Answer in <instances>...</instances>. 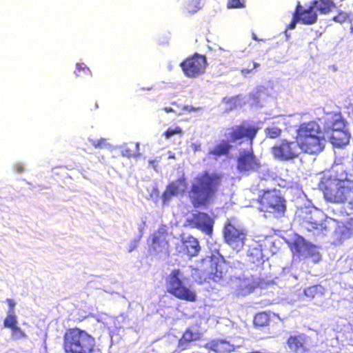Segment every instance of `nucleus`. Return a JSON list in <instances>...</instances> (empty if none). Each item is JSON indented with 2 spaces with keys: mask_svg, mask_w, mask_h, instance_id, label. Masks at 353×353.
Segmentation results:
<instances>
[{
  "mask_svg": "<svg viewBox=\"0 0 353 353\" xmlns=\"http://www.w3.org/2000/svg\"><path fill=\"white\" fill-rule=\"evenodd\" d=\"M303 227L307 231L312 232L314 235H326L327 228L325 223L314 221L306 220L303 222Z\"/></svg>",
  "mask_w": 353,
  "mask_h": 353,
  "instance_id": "nucleus-25",
  "label": "nucleus"
},
{
  "mask_svg": "<svg viewBox=\"0 0 353 353\" xmlns=\"http://www.w3.org/2000/svg\"><path fill=\"white\" fill-rule=\"evenodd\" d=\"M74 73L77 77H90L92 75L90 68L84 63H77Z\"/></svg>",
  "mask_w": 353,
  "mask_h": 353,
  "instance_id": "nucleus-33",
  "label": "nucleus"
},
{
  "mask_svg": "<svg viewBox=\"0 0 353 353\" xmlns=\"http://www.w3.org/2000/svg\"><path fill=\"white\" fill-rule=\"evenodd\" d=\"M169 158H174V156L173 155H170Z\"/></svg>",
  "mask_w": 353,
  "mask_h": 353,
  "instance_id": "nucleus-51",
  "label": "nucleus"
},
{
  "mask_svg": "<svg viewBox=\"0 0 353 353\" xmlns=\"http://www.w3.org/2000/svg\"><path fill=\"white\" fill-rule=\"evenodd\" d=\"M185 189L184 179H180L169 184L162 195L163 205H168L173 196H176L179 193L183 192Z\"/></svg>",
  "mask_w": 353,
  "mask_h": 353,
  "instance_id": "nucleus-19",
  "label": "nucleus"
},
{
  "mask_svg": "<svg viewBox=\"0 0 353 353\" xmlns=\"http://www.w3.org/2000/svg\"><path fill=\"white\" fill-rule=\"evenodd\" d=\"M353 221H350L347 225H339L334 232V243L339 244L343 240L349 238L353 230L350 227L352 226Z\"/></svg>",
  "mask_w": 353,
  "mask_h": 353,
  "instance_id": "nucleus-24",
  "label": "nucleus"
},
{
  "mask_svg": "<svg viewBox=\"0 0 353 353\" xmlns=\"http://www.w3.org/2000/svg\"><path fill=\"white\" fill-rule=\"evenodd\" d=\"M207 65L205 55L194 53L185 59L180 63V67L187 77L196 78L205 72Z\"/></svg>",
  "mask_w": 353,
  "mask_h": 353,
  "instance_id": "nucleus-11",
  "label": "nucleus"
},
{
  "mask_svg": "<svg viewBox=\"0 0 353 353\" xmlns=\"http://www.w3.org/2000/svg\"><path fill=\"white\" fill-rule=\"evenodd\" d=\"M330 130L334 132L336 130L347 131L345 128L344 121L341 116L338 114H327L325 119L323 132Z\"/></svg>",
  "mask_w": 353,
  "mask_h": 353,
  "instance_id": "nucleus-22",
  "label": "nucleus"
},
{
  "mask_svg": "<svg viewBox=\"0 0 353 353\" xmlns=\"http://www.w3.org/2000/svg\"><path fill=\"white\" fill-rule=\"evenodd\" d=\"M333 170L336 176L323 179L320 188L323 191L325 199L332 203H347L353 208V181L348 180L343 166L336 165Z\"/></svg>",
  "mask_w": 353,
  "mask_h": 353,
  "instance_id": "nucleus-1",
  "label": "nucleus"
},
{
  "mask_svg": "<svg viewBox=\"0 0 353 353\" xmlns=\"http://www.w3.org/2000/svg\"><path fill=\"white\" fill-rule=\"evenodd\" d=\"M204 5V0H188L185 9L189 14H194L199 11Z\"/></svg>",
  "mask_w": 353,
  "mask_h": 353,
  "instance_id": "nucleus-30",
  "label": "nucleus"
},
{
  "mask_svg": "<svg viewBox=\"0 0 353 353\" xmlns=\"http://www.w3.org/2000/svg\"><path fill=\"white\" fill-rule=\"evenodd\" d=\"M351 32H353V27L351 28Z\"/></svg>",
  "mask_w": 353,
  "mask_h": 353,
  "instance_id": "nucleus-52",
  "label": "nucleus"
},
{
  "mask_svg": "<svg viewBox=\"0 0 353 353\" xmlns=\"http://www.w3.org/2000/svg\"><path fill=\"white\" fill-rule=\"evenodd\" d=\"M260 166L259 160L252 150H241L237 161V169L240 172L255 171Z\"/></svg>",
  "mask_w": 353,
  "mask_h": 353,
  "instance_id": "nucleus-14",
  "label": "nucleus"
},
{
  "mask_svg": "<svg viewBox=\"0 0 353 353\" xmlns=\"http://www.w3.org/2000/svg\"><path fill=\"white\" fill-rule=\"evenodd\" d=\"M217 183L218 178L208 173L195 179L190 192V198L194 207H199L207 202L214 193Z\"/></svg>",
  "mask_w": 353,
  "mask_h": 353,
  "instance_id": "nucleus-7",
  "label": "nucleus"
},
{
  "mask_svg": "<svg viewBox=\"0 0 353 353\" xmlns=\"http://www.w3.org/2000/svg\"><path fill=\"white\" fill-rule=\"evenodd\" d=\"M247 248V256L253 263H261L263 260V244L261 241L250 239L245 246Z\"/></svg>",
  "mask_w": 353,
  "mask_h": 353,
  "instance_id": "nucleus-18",
  "label": "nucleus"
},
{
  "mask_svg": "<svg viewBox=\"0 0 353 353\" xmlns=\"http://www.w3.org/2000/svg\"><path fill=\"white\" fill-rule=\"evenodd\" d=\"M300 22V19H299L298 16L296 14V13L294 12L292 14V19L290 23L288 26V28L290 30L294 29L296 27V23Z\"/></svg>",
  "mask_w": 353,
  "mask_h": 353,
  "instance_id": "nucleus-41",
  "label": "nucleus"
},
{
  "mask_svg": "<svg viewBox=\"0 0 353 353\" xmlns=\"http://www.w3.org/2000/svg\"><path fill=\"white\" fill-rule=\"evenodd\" d=\"M264 132L266 137L270 139H276L280 137L282 132V123L280 122V119L268 125Z\"/></svg>",
  "mask_w": 353,
  "mask_h": 353,
  "instance_id": "nucleus-29",
  "label": "nucleus"
},
{
  "mask_svg": "<svg viewBox=\"0 0 353 353\" xmlns=\"http://www.w3.org/2000/svg\"><path fill=\"white\" fill-rule=\"evenodd\" d=\"M190 148L192 151L196 152L201 150V145L200 142L196 141V142L191 143Z\"/></svg>",
  "mask_w": 353,
  "mask_h": 353,
  "instance_id": "nucleus-42",
  "label": "nucleus"
},
{
  "mask_svg": "<svg viewBox=\"0 0 353 353\" xmlns=\"http://www.w3.org/2000/svg\"><path fill=\"white\" fill-rule=\"evenodd\" d=\"M208 347L217 352H230L235 349L234 345L230 344V342L225 340L213 341L208 344Z\"/></svg>",
  "mask_w": 353,
  "mask_h": 353,
  "instance_id": "nucleus-28",
  "label": "nucleus"
},
{
  "mask_svg": "<svg viewBox=\"0 0 353 353\" xmlns=\"http://www.w3.org/2000/svg\"><path fill=\"white\" fill-rule=\"evenodd\" d=\"M257 128L253 125L243 123L234 125L225 130L224 136L227 140H223L209 150V154L221 156L227 154L232 146L230 143H235L237 141L247 137L251 141L255 137Z\"/></svg>",
  "mask_w": 353,
  "mask_h": 353,
  "instance_id": "nucleus-4",
  "label": "nucleus"
},
{
  "mask_svg": "<svg viewBox=\"0 0 353 353\" xmlns=\"http://www.w3.org/2000/svg\"><path fill=\"white\" fill-rule=\"evenodd\" d=\"M154 163H155V160H150L149 161V163L150 165H152L154 168Z\"/></svg>",
  "mask_w": 353,
  "mask_h": 353,
  "instance_id": "nucleus-49",
  "label": "nucleus"
},
{
  "mask_svg": "<svg viewBox=\"0 0 353 353\" xmlns=\"http://www.w3.org/2000/svg\"><path fill=\"white\" fill-rule=\"evenodd\" d=\"M260 210L281 216L285 210V200L275 190L264 192L261 198Z\"/></svg>",
  "mask_w": 353,
  "mask_h": 353,
  "instance_id": "nucleus-10",
  "label": "nucleus"
},
{
  "mask_svg": "<svg viewBox=\"0 0 353 353\" xmlns=\"http://www.w3.org/2000/svg\"><path fill=\"white\" fill-rule=\"evenodd\" d=\"M350 134L348 131L336 130L323 132V139L325 142L328 140L333 146L341 148L346 145L350 141Z\"/></svg>",
  "mask_w": 353,
  "mask_h": 353,
  "instance_id": "nucleus-17",
  "label": "nucleus"
},
{
  "mask_svg": "<svg viewBox=\"0 0 353 353\" xmlns=\"http://www.w3.org/2000/svg\"><path fill=\"white\" fill-rule=\"evenodd\" d=\"M311 3L316 11L318 10L323 14H329L336 8V4L332 0H312Z\"/></svg>",
  "mask_w": 353,
  "mask_h": 353,
  "instance_id": "nucleus-27",
  "label": "nucleus"
},
{
  "mask_svg": "<svg viewBox=\"0 0 353 353\" xmlns=\"http://www.w3.org/2000/svg\"><path fill=\"white\" fill-rule=\"evenodd\" d=\"M323 293L324 288L321 285H313L304 290L305 295L310 298H314L316 295H323Z\"/></svg>",
  "mask_w": 353,
  "mask_h": 353,
  "instance_id": "nucleus-31",
  "label": "nucleus"
},
{
  "mask_svg": "<svg viewBox=\"0 0 353 353\" xmlns=\"http://www.w3.org/2000/svg\"><path fill=\"white\" fill-rule=\"evenodd\" d=\"M183 250L190 256H196L200 250V245L196 239L188 236L183 241Z\"/></svg>",
  "mask_w": 353,
  "mask_h": 353,
  "instance_id": "nucleus-26",
  "label": "nucleus"
},
{
  "mask_svg": "<svg viewBox=\"0 0 353 353\" xmlns=\"http://www.w3.org/2000/svg\"><path fill=\"white\" fill-rule=\"evenodd\" d=\"M89 141L96 148H105L108 147L110 145L105 139H89Z\"/></svg>",
  "mask_w": 353,
  "mask_h": 353,
  "instance_id": "nucleus-36",
  "label": "nucleus"
},
{
  "mask_svg": "<svg viewBox=\"0 0 353 353\" xmlns=\"http://www.w3.org/2000/svg\"><path fill=\"white\" fill-rule=\"evenodd\" d=\"M303 151V148L298 140L288 141L283 139L275 144L271 149L274 159L286 161L297 157Z\"/></svg>",
  "mask_w": 353,
  "mask_h": 353,
  "instance_id": "nucleus-8",
  "label": "nucleus"
},
{
  "mask_svg": "<svg viewBox=\"0 0 353 353\" xmlns=\"http://www.w3.org/2000/svg\"><path fill=\"white\" fill-rule=\"evenodd\" d=\"M349 19V14L344 11H339L338 14L333 17L332 20L335 22L343 23Z\"/></svg>",
  "mask_w": 353,
  "mask_h": 353,
  "instance_id": "nucleus-37",
  "label": "nucleus"
},
{
  "mask_svg": "<svg viewBox=\"0 0 353 353\" xmlns=\"http://www.w3.org/2000/svg\"><path fill=\"white\" fill-rule=\"evenodd\" d=\"M14 168L18 172H22L23 171V166L20 163H17V164H15Z\"/></svg>",
  "mask_w": 353,
  "mask_h": 353,
  "instance_id": "nucleus-46",
  "label": "nucleus"
},
{
  "mask_svg": "<svg viewBox=\"0 0 353 353\" xmlns=\"http://www.w3.org/2000/svg\"><path fill=\"white\" fill-rule=\"evenodd\" d=\"M152 249L157 254H167L168 252V242L167 234L164 230H159L153 234Z\"/></svg>",
  "mask_w": 353,
  "mask_h": 353,
  "instance_id": "nucleus-21",
  "label": "nucleus"
},
{
  "mask_svg": "<svg viewBox=\"0 0 353 353\" xmlns=\"http://www.w3.org/2000/svg\"><path fill=\"white\" fill-rule=\"evenodd\" d=\"M164 110L167 113L172 112H175V110H173L172 108H165Z\"/></svg>",
  "mask_w": 353,
  "mask_h": 353,
  "instance_id": "nucleus-48",
  "label": "nucleus"
},
{
  "mask_svg": "<svg viewBox=\"0 0 353 353\" xmlns=\"http://www.w3.org/2000/svg\"><path fill=\"white\" fill-rule=\"evenodd\" d=\"M252 38H253V39H254L256 41L259 40L258 38L256 37V36L254 34H252Z\"/></svg>",
  "mask_w": 353,
  "mask_h": 353,
  "instance_id": "nucleus-50",
  "label": "nucleus"
},
{
  "mask_svg": "<svg viewBox=\"0 0 353 353\" xmlns=\"http://www.w3.org/2000/svg\"><path fill=\"white\" fill-rule=\"evenodd\" d=\"M294 12L302 24L312 25L317 21V12L311 2L307 8L303 7L299 2L296 6Z\"/></svg>",
  "mask_w": 353,
  "mask_h": 353,
  "instance_id": "nucleus-16",
  "label": "nucleus"
},
{
  "mask_svg": "<svg viewBox=\"0 0 353 353\" xmlns=\"http://www.w3.org/2000/svg\"><path fill=\"white\" fill-rule=\"evenodd\" d=\"M289 349L295 353H309L312 347L310 337L303 333L290 336L287 341Z\"/></svg>",
  "mask_w": 353,
  "mask_h": 353,
  "instance_id": "nucleus-12",
  "label": "nucleus"
},
{
  "mask_svg": "<svg viewBox=\"0 0 353 353\" xmlns=\"http://www.w3.org/2000/svg\"><path fill=\"white\" fill-rule=\"evenodd\" d=\"M137 246V242L136 241H132L129 246L128 252H132Z\"/></svg>",
  "mask_w": 353,
  "mask_h": 353,
  "instance_id": "nucleus-45",
  "label": "nucleus"
},
{
  "mask_svg": "<svg viewBox=\"0 0 353 353\" xmlns=\"http://www.w3.org/2000/svg\"><path fill=\"white\" fill-rule=\"evenodd\" d=\"M246 6V0H228L226 7L228 9H242Z\"/></svg>",
  "mask_w": 353,
  "mask_h": 353,
  "instance_id": "nucleus-34",
  "label": "nucleus"
},
{
  "mask_svg": "<svg viewBox=\"0 0 353 353\" xmlns=\"http://www.w3.org/2000/svg\"><path fill=\"white\" fill-rule=\"evenodd\" d=\"M190 224L207 235H211L213 231L214 220L204 212L194 213L189 220Z\"/></svg>",
  "mask_w": 353,
  "mask_h": 353,
  "instance_id": "nucleus-15",
  "label": "nucleus"
},
{
  "mask_svg": "<svg viewBox=\"0 0 353 353\" xmlns=\"http://www.w3.org/2000/svg\"><path fill=\"white\" fill-rule=\"evenodd\" d=\"M168 292L174 296L188 301H194L196 294L188 287L189 274L185 271L173 270L167 277Z\"/></svg>",
  "mask_w": 353,
  "mask_h": 353,
  "instance_id": "nucleus-6",
  "label": "nucleus"
},
{
  "mask_svg": "<svg viewBox=\"0 0 353 353\" xmlns=\"http://www.w3.org/2000/svg\"><path fill=\"white\" fill-rule=\"evenodd\" d=\"M181 132L182 130L179 127H176L174 128H170L165 132V136L167 139H169L174 134L181 133Z\"/></svg>",
  "mask_w": 353,
  "mask_h": 353,
  "instance_id": "nucleus-40",
  "label": "nucleus"
},
{
  "mask_svg": "<svg viewBox=\"0 0 353 353\" xmlns=\"http://www.w3.org/2000/svg\"><path fill=\"white\" fill-rule=\"evenodd\" d=\"M292 250L303 257H312L313 261L316 262L320 260V256L316 248L311 243L305 241L301 236H297L294 241Z\"/></svg>",
  "mask_w": 353,
  "mask_h": 353,
  "instance_id": "nucleus-13",
  "label": "nucleus"
},
{
  "mask_svg": "<svg viewBox=\"0 0 353 353\" xmlns=\"http://www.w3.org/2000/svg\"><path fill=\"white\" fill-rule=\"evenodd\" d=\"M297 133V140L303 148L304 152L317 154L324 148L325 141L323 139V132L316 122L310 121L301 124Z\"/></svg>",
  "mask_w": 353,
  "mask_h": 353,
  "instance_id": "nucleus-3",
  "label": "nucleus"
},
{
  "mask_svg": "<svg viewBox=\"0 0 353 353\" xmlns=\"http://www.w3.org/2000/svg\"><path fill=\"white\" fill-rule=\"evenodd\" d=\"M6 302L8 303L9 308L14 309L16 302L13 299H6Z\"/></svg>",
  "mask_w": 353,
  "mask_h": 353,
  "instance_id": "nucleus-44",
  "label": "nucleus"
},
{
  "mask_svg": "<svg viewBox=\"0 0 353 353\" xmlns=\"http://www.w3.org/2000/svg\"><path fill=\"white\" fill-rule=\"evenodd\" d=\"M94 345V339L78 328L70 329L64 335L63 346L66 353H91Z\"/></svg>",
  "mask_w": 353,
  "mask_h": 353,
  "instance_id": "nucleus-5",
  "label": "nucleus"
},
{
  "mask_svg": "<svg viewBox=\"0 0 353 353\" xmlns=\"http://www.w3.org/2000/svg\"><path fill=\"white\" fill-rule=\"evenodd\" d=\"M223 234L226 243L236 252L246 246L248 241L251 239L247 237V233L244 229L236 228L230 223L225 225Z\"/></svg>",
  "mask_w": 353,
  "mask_h": 353,
  "instance_id": "nucleus-9",
  "label": "nucleus"
},
{
  "mask_svg": "<svg viewBox=\"0 0 353 353\" xmlns=\"http://www.w3.org/2000/svg\"><path fill=\"white\" fill-rule=\"evenodd\" d=\"M193 279L198 283L210 282L223 283L228 277V266L225 262H219L214 256H207L202 259L196 268L191 270Z\"/></svg>",
  "mask_w": 353,
  "mask_h": 353,
  "instance_id": "nucleus-2",
  "label": "nucleus"
},
{
  "mask_svg": "<svg viewBox=\"0 0 353 353\" xmlns=\"http://www.w3.org/2000/svg\"><path fill=\"white\" fill-rule=\"evenodd\" d=\"M17 316H6L4 320L3 325L6 327L12 329L13 327L17 326Z\"/></svg>",
  "mask_w": 353,
  "mask_h": 353,
  "instance_id": "nucleus-39",
  "label": "nucleus"
},
{
  "mask_svg": "<svg viewBox=\"0 0 353 353\" xmlns=\"http://www.w3.org/2000/svg\"><path fill=\"white\" fill-rule=\"evenodd\" d=\"M183 110L189 111V112H192V111H201L202 110V108H201V107L194 108V107L190 106V105H185L183 107Z\"/></svg>",
  "mask_w": 353,
  "mask_h": 353,
  "instance_id": "nucleus-43",
  "label": "nucleus"
},
{
  "mask_svg": "<svg viewBox=\"0 0 353 353\" xmlns=\"http://www.w3.org/2000/svg\"><path fill=\"white\" fill-rule=\"evenodd\" d=\"M268 316L265 313H259L256 314L254 319L255 325L259 326H263L268 323Z\"/></svg>",
  "mask_w": 353,
  "mask_h": 353,
  "instance_id": "nucleus-35",
  "label": "nucleus"
},
{
  "mask_svg": "<svg viewBox=\"0 0 353 353\" xmlns=\"http://www.w3.org/2000/svg\"><path fill=\"white\" fill-rule=\"evenodd\" d=\"M201 335V332L195 327L187 329L179 341V347L181 350L186 349L190 342L199 339Z\"/></svg>",
  "mask_w": 353,
  "mask_h": 353,
  "instance_id": "nucleus-23",
  "label": "nucleus"
},
{
  "mask_svg": "<svg viewBox=\"0 0 353 353\" xmlns=\"http://www.w3.org/2000/svg\"><path fill=\"white\" fill-rule=\"evenodd\" d=\"M134 148H131L128 146H123L121 150V154L123 157H136L139 156V143H137L134 145H132Z\"/></svg>",
  "mask_w": 353,
  "mask_h": 353,
  "instance_id": "nucleus-32",
  "label": "nucleus"
},
{
  "mask_svg": "<svg viewBox=\"0 0 353 353\" xmlns=\"http://www.w3.org/2000/svg\"><path fill=\"white\" fill-rule=\"evenodd\" d=\"M12 336L14 339H21L26 336L22 330L18 326L13 327L12 329Z\"/></svg>",
  "mask_w": 353,
  "mask_h": 353,
  "instance_id": "nucleus-38",
  "label": "nucleus"
},
{
  "mask_svg": "<svg viewBox=\"0 0 353 353\" xmlns=\"http://www.w3.org/2000/svg\"><path fill=\"white\" fill-rule=\"evenodd\" d=\"M7 316H17L15 315L14 309L9 308L7 312Z\"/></svg>",
  "mask_w": 353,
  "mask_h": 353,
  "instance_id": "nucleus-47",
  "label": "nucleus"
},
{
  "mask_svg": "<svg viewBox=\"0 0 353 353\" xmlns=\"http://www.w3.org/2000/svg\"><path fill=\"white\" fill-rule=\"evenodd\" d=\"M258 285L257 279L253 276L243 275L238 279L237 290L239 294L246 296L252 293Z\"/></svg>",
  "mask_w": 353,
  "mask_h": 353,
  "instance_id": "nucleus-20",
  "label": "nucleus"
}]
</instances>
